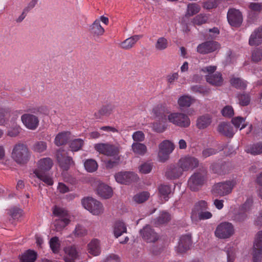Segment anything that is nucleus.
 I'll use <instances>...</instances> for the list:
<instances>
[{"label":"nucleus","instance_id":"nucleus-46","mask_svg":"<svg viewBox=\"0 0 262 262\" xmlns=\"http://www.w3.org/2000/svg\"><path fill=\"white\" fill-rule=\"evenodd\" d=\"M201 7L198 4L196 3H189L187 5L185 16L186 17L193 16L199 13Z\"/></svg>","mask_w":262,"mask_h":262},{"label":"nucleus","instance_id":"nucleus-18","mask_svg":"<svg viewBox=\"0 0 262 262\" xmlns=\"http://www.w3.org/2000/svg\"><path fill=\"white\" fill-rule=\"evenodd\" d=\"M143 239L147 243H155L159 239V235L149 225H146L140 230Z\"/></svg>","mask_w":262,"mask_h":262},{"label":"nucleus","instance_id":"nucleus-61","mask_svg":"<svg viewBox=\"0 0 262 262\" xmlns=\"http://www.w3.org/2000/svg\"><path fill=\"white\" fill-rule=\"evenodd\" d=\"M9 213L13 219H18L21 215L22 210L18 208H13L9 210Z\"/></svg>","mask_w":262,"mask_h":262},{"label":"nucleus","instance_id":"nucleus-33","mask_svg":"<svg viewBox=\"0 0 262 262\" xmlns=\"http://www.w3.org/2000/svg\"><path fill=\"white\" fill-rule=\"evenodd\" d=\"M114 106L111 104L103 105L97 112L95 113L97 119H100L102 116H109L113 112Z\"/></svg>","mask_w":262,"mask_h":262},{"label":"nucleus","instance_id":"nucleus-41","mask_svg":"<svg viewBox=\"0 0 262 262\" xmlns=\"http://www.w3.org/2000/svg\"><path fill=\"white\" fill-rule=\"evenodd\" d=\"M170 219V215L169 213L162 211L160 213L159 216L154 220V224L156 226L164 224L168 222Z\"/></svg>","mask_w":262,"mask_h":262},{"label":"nucleus","instance_id":"nucleus-34","mask_svg":"<svg viewBox=\"0 0 262 262\" xmlns=\"http://www.w3.org/2000/svg\"><path fill=\"white\" fill-rule=\"evenodd\" d=\"M70 135L69 132L59 133L55 138V144L58 146L66 144L70 139Z\"/></svg>","mask_w":262,"mask_h":262},{"label":"nucleus","instance_id":"nucleus-19","mask_svg":"<svg viewBox=\"0 0 262 262\" xmlns=\"http://www.w3.org/2000/svg\"><path fill=\"white\" fill-rule=\"evenodd\" d=\"M191 244V236L190 234L183 235L180 238L176 251L178 253H184L190 249Z\"/></svg>","mask_w":262,"mask_h":262},{"label":"nucleus","instance_id":"nucleus-31","mask_svg":"<svg viewBox=\"0 0 262 262\" xmlns=\"http://www.w3.org/2000/svg\"><path fill=\"white\" fill-rule=\"evenodd\" d=\"M206 79L208 83L215 86H221L223 82L222 75L219 72L212 75H207L206 76Z\"/></svg>","mask_w":262,"mask_h":262},{"label":"nucleus","instance_id":"nucleus-26","mask_svg":"<svg viewBox=\"0 0 262 262\" xmlns=\"http://www.w3.org/2000/svg\"><path fill=\"white\" fill-rule=\"evenodd\" d=\"M212 120V116L210 114H206L200 116L196 120V126L199 129H205L211 124Z\"/></svg>","mask_w":262,"mask_h":262},{"label":"nucleus","instance_id":"nucleus-52","mask_svg":"<svg viewBox=\"0 0 262 262\" xmlns=\"http://www.w3.org/2000/svg\"><path fill=\"white\" fill-rule=\"evenodd\" d=\"M212 216V213L209 211H203L199 212L197 214L196 218L195 219H191L192 221H198L201 220H208L211 218Z\"/></svg>","mask_w":262,"mask_h":262},{"label":"nucleus","instance_id":"nucleus-57","mask_svg":"<svg viewBox=\"0 0 262 262\" xmlns=\"http://www.w3.org/2000/svg\"><path fill=\"white\" fill-rule=\"evenodd\" d=\"M247 217V213L239 209V211L233 216V220L237 222H242L244 221Z\"/></svg>","mask_w":262,"mask_h":262},{"label":"nucleus","instance_id":"nucleus-47","mask_svg":"<svg viewBox=\"0 0 262 262\" xmlns=\"http://www.w3.org/2000/svg\"><path fill=\"white\" fill-rule=\"evenodd\" d=\"M251 60L254 62H258L262 60V47L256 48L251 52Z\"/></svg>","mask_w":262,"mask_h":262},{"label":"nucleus","instance_id":"nucleus-38","mask_svg":"<svg viewBox=\"0 0 262 262\" xmlns=\"http://www.w3.org/2000/svg\"><path fill=\"white\" fill-rule=\"evenodd\" d=\"M92 34L96 36H101L104 33V29L101 26L100 20L96 19L90 27Z\"/></svg>","mask_w":262,"mask_h":262},{"label":"nucleus","instance_id":"nucleus-2","mask_svg":"<svg viewBox=\"0 0 262 262\" xmlns=\"http://www.w3.org/2000/svg\"><path fill=\"white\" fill-rule=\"evenodd\" d=\"M12 158L18 164L27 163L30 158V152L27 146L23 143L15 144L12 151Z\"/></svg>","mask_w":262,"mask_h":262},{"label":"nucleus","instance_id":"nucleus-45","mask_svg":"<svg viewBox=\"0 0 262 262\" xmlns=\"http://www.w3.org/2000/svg\"><path fill=\"white\" fill-rule=\"evenodd\" d=\"M230 83L237 89L244 90L247 88L246 81L239 78H232L230 79Z\"/></svg>","mask_w":262,"mask_h":262},{"label":"nucleus","instance_id":"nucleus-10","mask_svg":"<svg viewBox=\"0 0 262 262\" xmlns=\"http://www.w3.org/2000/svg\"><path fill=\"white\" fill-rule=\"evenodd\" d=\"M234 229L233 225L229 222H223L220 224L215 231L216 237L220 238H227L234 233Z\"/></svg>","mask_w":262,"mask_h":262},{"label":"nucleus","instance_id":"nucleus-8","mask_svg":"<svg viewBox=\"0 0 262 262\" xmlns=\"http://www.w3.org/2000/svg\"><path fill=\"white\" fill-rule=\"evenodd\" d=\"M174 148L173 144L169 140L162 141L159 145V161L161 162L167 161L169 158V155L172 152Z\"/></svg>","mask_w":262,"mask_h":262},{"label":"nucleus","instance_id":"nucleus-43","mask_svg":"<svg viewBox=\"0 0 262 262\" xmlns=\"http://www.w3.org/2000/svg\"><path fill=\"white\" fill-rule=\"evenodd\" d=\"M168 46L169 42L164 37L158 38L155 44V49L157 51H163L166 49Z\"/></svg>","mask_w":262,"mask_h":262},{"label":"nucleus","instance_id":"nucleus-59","mask_svg":"<svg viewBox=\"0 0 262 262\" xmlns=\"http://www.w3.org/2000/svg\"><path fill=\"white\" fill-rule=\"evenodd\" d=\"M222 114L223 116L231 118L234 115V110L230 105L225 106L222 110Z\"/></svg>","mask_w":262,"mask_h":262},{"label":"nucleus","instance_id":"nucleus-60","mask_svg":"<svg viewBox=\"0 0 262 262\" xmlns=\"http://www.w3.org/2000/svg\"><path fill=\"white\" fill-rule=\"evenodd\" d=\"M253 204V200L251 198H248L246 200V201L245 202L244 204H243L239 208L241 209V210H243L246 213L249 212L252 207V205Z\"/></svg>","mask_w":262,"mask_h":262},{"label":"nucleus","instance_id":"nucleus-4","mask_svg":"<svg viewBox=\"0 0 262 262\" xmlns=\"http://www.w3.org/2000/svg\"><path fill=\"white\" fill-rule=\"evenodd\" d=\"M167 119L169 122L180 127H187L190 124L188 116L182 113H170Z\"/></svg>","mask_w":262,"mask_h":262},{"label":"nucleus","instance_id":"nucleus-25","mask_svg":"<svg viewBox=\"0 0 262 262\" xmlns=\"http://www.w3.org/2000/svg\"><path fill=\"white\" fill-rule=\"evenodd\" d=\"M182 173L183 170L180 166L171 165L167 168L165 176L168 179L174 180L179 178L182 176Z\"/></svg>","mask_w":262,"mask_h":262},{"label":"nucleus","instance_id":"nucleus-28","mask_svg":"<svg viewBox=\"0 0 262 262\" xmlns=\"http://www.w3.org/2000/svg\"><path fill=\"white\" fill-rule=\"evenodd\" d=\"M113 228V233L116 238H118L124 233L127 232V227L125 224L120 220L114 223Z\"/></svg>","mask_w":262,"mask_h":262},{"label":"nucleus","instance_id":"nucleus-20","mask_svg":"<svg viewBox=\"0 0 262 262\" xmlns=\"http://www.w3.org/2000/svg\"><path fill=\"white\" fill-rule=\"evenodd\" d=\"M262 43V26L255 29L249 38L250 46H257Z\"/></svg>","mask_w":262,"mask_h":262},{"label":"nucleus","instance_id":"nucleus-16","mask_svg":"<svg viewBox=\"0 0 262 262\" xmlns=\"http://www.w3.org/2000/svg\"><path fill=\"white\" fill-rule=\"evenodd\" d=\"M170 113V108L164 103L155 105L152 109L151 115L157 119L168 120L167 116Z\"/></svg>","mask_w":262,"mask_h":262},{"label":"nucleus","instance_id":"nucleus-17","mask_svg":"<svg viewBox=\"0 0 262 262\" xmlns=\"http://www.w3.org/2000/svg\"><path fill=\"white\" fill-rule=\"evenodd\" d=\"M21 120L24 125L29 129L35 130L39 125L38 117L31 114H25L21 117Z\"/></svg>","mask_w":262,"mask_h":262},{"label":"nucleus","instance_id":"nucleus-35","mask_svg":"<svg viewBox=\"0 0 262 262\" xmlns=\"http://www.w3.org/2000/svg\"><path fill=\"white\" fill-rule=\"evenodd\" d=\"M158 191L160 196L163 198L165 201H167L170 198L172 189L168 185L161 184L158 187Z\"/></svg>","mask_w":262,"mask_h":262},{"label":"nucleus","instance_id":"nucleus-51","mask_svg":"<svg viewBox=\"0 0 262 262\" xmlns=\"http://www.w3.org/2000/svg\"><path fill=\"white\" fill-rule=\"evenodd\" d=\"M83 145V141L81 139L73 140L70 143V148L73 151H77L81 149Z\"/></svg>","mask_w":262,"mask_h":262},{"label":"nucleus","instance_id":"nucleus-63","mask_svg":"<svg viewBox=\"0 0 262 262\" xmlns=\"http://www.w3.org/2000/svg\"><path fill=\"white\" fill-rule=\"evenodd\" d=\"M113 160H109L106 162V166L107 168H112L117 166L120 161V156L118 155L116 157H113Z\"/></svg>","mask_w":262,"mask_h":262},{"label":"nucleus","instance_id":"nucleus-64","mask_svg":"<svg viewBox=\"0 0 262 262\" xmlns=\"http://www.w3.org/2000/svg\"><path fill=\"white\" fill-rule=\"evenodd\" d=\"M152 169V165L150 163H144L139 167L140 171L144 174L149 173Z\"/></svg>","mask_w":262,"mask_h":262},{"label":"nucleus","instance_id":"nucleus-54","mask_svg":"<svg viewBox=\"0 0 262 262\" xmlns=\"http://www.w3.org/2000/svg\"><path fill=\"white\" fill-rule=\"evenodd\" d=\"M208 19V16L206 14H200L193 19L192 22L194 25H201L206 23Z\"/></svg>","mask_w":262,"mask_h":262},{"label":"nucleus","instance_id":"nucleus-36","mask_svg":"<svg viewBox=\"0 0 262 262\" xmlns=\"http://www.w3.org/2000/svg\"><path fill=\"white\" fill-rule=\"evenodd\" d=\"M89 252L94 256L98 255L100 253L99 241L97 239H93L88 245Z\"/></svg>","mask_w":262,"mask_h":262},{"label":"nucleus","instance_id":"nucleus-29","mask_svg":"<svg viewBox=\"0 0 262 262\" xmlns=\"http://www.w3.org/2000/svg\"><path fill=\"white\" fill-rule=\"evenodd\" d=\"M98 195L104 199H108L113 195V190L111 187L104 184H100L97 188Z\"/></svg>","mask_w":262,"mask_h":262},{"label":"nucleus","instance_id":"nucleus-1","mask_svg":"<svg viewBox=\"0 0 262 262\" xmlns=\"http://www.w3.org/2000/svg\"><path fill=\"white\" fill-rule=\"evenodd\" d=\"M53 213L57 217L53 222L54 230L60 231L70 223V215L67 210L57 206L54 207Z\"/></svg>","mask_w":262,"mask_h":262},{"label":"nucleus","instance_id":"nucleus-3","mask_svg":"<svg viewBox=\"0 0 262 262\" xmlns=\"http://www.w3.org/2000/svg\"><path fill=\"white\" fill-rule=\"evenodd\" d=\"M235 184L233 180L216 183L213 186L212 193L221 196L228 195L232 192Z\"/></svg>","mask_w":262,"mask_h":262},{"label":"nucleus","instance_id":"nucleus-15","mask_svg":"<svg viewBox=\"0 0 262 262\" xmlns=\"http://www.w3.org/2000/svg\"><path fill=\"white\" fill-rule=\"evenodd\" d=\"M116 181L120 184L127 185L138 179L137 174L131 171H120L115 175Z\"/></svg>","mask_w":262,"mask_h":262},{"label":"nucleus","instance_id":"nucleus-22","mask_svg":"<svg viewBox=\"0 0 262 262\" xmlns=\"http://www.w3.org/2000/svg\"><path fill=\"white\" fill-rule=\"evenodd\" d=\"M217 131L220 134L229 138H232L234 134V131L232 125L229 123L225 122H222L219 124Z\"/></svg>","mask_w":262,"mask_h":262},{"label":"nucleus","instance_id":"nucleus-7","mask_svg":"<svg viewBox=\"0 0 262 262\" xmlns=\"http://www.w3.org/2000/svg\"><path fill=\"white\" fill-rule=\"evenodd\" d=\"M94 148L100 154L109 157H116L120 152L117 146L110 143H98L95 145Z\"/></svg>","mask_w":262,"mask_h":262},{"label":"nucleus","instance_id":"nucleus-53","mask_svg":"<svg viewBox=\"0 0 262 262\" xmlns=\"http://www.w3.org/2000/svg\"><path fill=\"white\" fill-rule=\"evenodd\" d=\"M149 197V193L144 191L136 194L134 196V200L138 203H142L146 201Z\"/></svg>","mask_w":262,"mask_h":262},{"label":"nucleus","instance_id":"nucleus-21","mask_svg":"<svg viewBox=\"0 0 262 262\" xmlns=\"http://www.w3.org/2000/svg\"><path fill=\"white\" fill-rule=\"evenodd\" d=\"M64 259L66 262H75L78 256V252L75 246H67L64 249Z\"/></svg>","mask_w":262,"mask_h":262},{"label":"nucleus","instance_id":"nucleus-24","mask_svg":"<svg viewBox=\"0 0 262 262\" xmlns=\"http://www.w3.org/2000/svg\"><path fill=\"white\" fill-rule=\"evenodd\" d=\"M208 209V203L204 200H200L197 202L194 205L191 213V219H195L197 214L201 211Z\"/></svg>","mask_w":262,"mask_h":262},{"label":"nucleus","instance_id":"nucleus-55","mask_svg":"<svg viewBox=\"0 0 262 262\" xmlns=\"http://www.w3.org/2000/svg\"><path fill=\"white\" fill-rule=\"evenodd\" d=\"M47 147V143L45 142L38 141L34 144L33 150L37 152H42L46 150Z\"/></svg>","mask_w":262,"mask_h":262},{"label":"nucleus","instance_id":"nucleus-23","mask_svg":"<svg viewBox=\"0 0 262 262\" xmlns=\"http://www.w3.org/2000/svg\"><path fill=\"white\" fill-rule=\"evenodd\" d=\"M37 168L39 172H45L50 170L53 165V160L50 158H43L40 159L37 163Z\"/></svg>","mask_w":262,"mask_h":262},{"label":"nucleus","instance_id":"nucleus-27","mask_svg":"<svg viewBox=\"0 0 262 262\" xmlns=\"http://www.w3.org/2000/svg\"><path fill=\"white\" fill-rule=\"evenodd\" d=\"M142 37V35H135L131 36L119 44V47L124 50H129L133 48L136 43Z\"/></svg>","mask_w":262,"mask_h":262},{"label":"nucleus","instance_id":"nucleus-48","mask_svg":"<svg viewBox=\"0 0 262 262\" xmlns=\"http://www.w3.org/2000/svg\"><path fill=\"white\" fill-rule=\"evenodd\" d=\"M84 167L87 171L93 172L98 168V164L96 161L93 159H88L84 163Z\"/></svg>","mask_w":262,"mask_h":262},{"label":"nucleus","instance_id":"nucleus-30","mask_svg":"<svg viewBox=\"0 0 262 262\" xmlns=\"http://www.w3.org/2000/svg\"><path fill=\"white\" fill-rule=\"evenodd\" d=\"M228 164L224 162L214 163L211 165L212 171L220 175L225 174L228 171Z\"/></svg>","mask_w":262,"mask_h":262},{"label":"nucleus","instance_id":"nucleus-40","mask_svg":"<svg viewBox=\"0 0 262 262\" xmlns=\"http://www.w3.org/2000/svg\"><path fill=\"white\" fill-rule=\"evenodd\" d=\"M133 151L135 154L143 156L147 151V148L145 145L139 142H134L132 145Z\"/></svg>","mask_w":262,"mask_h":262},{"label":"nucleus","instance_id":"nucleus-62","mask_svg":"<svg viewBox=\"0 0 262 262\" xmlns=\"http://www.w3.org/2000/svg\"><path fill=\"white\" fill-rule=\"evenodd\" d=\"M132 138L134 141L139 142L144 141L145 135L142 131H137L134 133Z\"/></svg>","mask_w":262,"mask_h":262},{"label":"nucleus","instance_id":"nucleus-39","mask_svg":"<svg viewBox=\"0 0 262 262\" xmlns=\"http://www.w3.org/2000/svg\"><path fill=\"white\" fill-rule=\"evenodd\" d=\"M36 253L29 250L23 254L20 258V262H34L36 259Z\"/></svg>","mask_w":262,"mask_h":262},{"label":"nucleus","instance_id":"nucleus-37","mask_svg":"<svg viewBox=\"0 0 262 262\" xmlns=\"http://www.w3.org/2000/svg\"><path fill=\"white\" fill-rule=\"evenodd\" d=\"M33 173L37 178L47 185L52 186L53 184L52 178L49 174L46 173V172H41L38 170H34Z\"/></svg>","mask_w":262,"mask_h":262},{"label":"nucleus","instance_id":"nucleus-58","mask_svg":"<svg viewBox=\"0 0 262 262\" xmlns=\"http://www.w3.org/2000/svg\"><path fill=\"white\" fill-rule=\"evenodd\" d=\"M75 236L77 237H82L87 234L86 230L82 226L77 225L73 232Z\"/></svg>","mask_w":262,"mask_h":262},{"label":"nucleus","instance_id":"nucleus-50","mask_svg":"<svg viewBox=\"0 0 262 262\" xmlns=\"http://www.w3.org/2000/svg\"><path fill=\"white\" fill-rule=\"evenodd\" d=\"M192 101V99L190 96L184 95L180 97L178 100V104L180 107H189Z\"/></svg>","mask_w":262,"mask_h":262},{"label":"nucleus","instance_id":"nucleus-56","mask_svg":"<svg viewBox=\"0 0 262 262\" xmlns=\"http://www.w3.org/2000/svg\"><path fill=\"white\" fill-rule=\"evenodd\" d=\"M245 121V120L243 117H236L232 118L231 121L236 128H239L242 125L241 127V129H242L246 127V125L244 124Z\"/></svg>","mask_w":262,"mask_h":262},{"label":"nucleus","instance_id":"nucleus-44","mask_svg":"<svg viewBox=\"0 0 262 262\" xmlns=\"http://www.w3.org/2000/svg\"><path fill=\"white\" fill-rule=\"evenodd\" d=\"M237 98L239 104L242 106L248 105L251 101V96L249 94L245 92L237 94Z\"/></svg>","mask_w":262,"mask_h":262},{"label":"nucleus","instance_id":"nucleus-13","mask_svg":"<svg viewBox=\"0 0 262 262\" xmlns=\"http://www.w3.org/2000/svg\"><path fill=\"white\" fill-rule=\"evenodd\" d=\"M67 154V152L62 148H59L56 154L59 166L63 170H68L70 166L74 164L72 158L68 156Z\"/></svg>","mask_w":262,"mask_h":262},{"label":"nucleus","instance_id":"nucleus-14","mask_svg":"<svg viewBox=\"0 0 262 262\" xmlns=\"http://www.w3.org/2000/svg\"><path fill=\"white\" fill-rule=\"evenodd\" d=\"M262 254V230L257 232L253 244V262H260Z\"/></svg>","mask_w":262,"mask_h":262},{"label":"nucleus","instance_id":"nucleus-42","mask_svg":"<svg viewBox=\"0 0 262 262\" xmlns=\"http://www.w3.org/2000/svg\"><path fill=\"white\" fill-rule=\"evenodd\" d=\"M247 153H250L253 155H257L262 154V143L259 142L248 146L245 149Z\"/></svg>","mask_w":262,"mask_h":262},{"label":"nucleus","instance_id":"nucleus-6","mask_svg":"<svg viewBox=\"0 0 262 262\" xmlns=\"http://www.w3.org/2000/svg\"><path fill=\"white\" fill-rule=\"evenodd\" d=\"M205 171L194 173L188 181V185L192 191H198L203 185L206 179Z\"/></svg>","mask_w":262,"mask_h":262},{"label":"nucleus","instance_id":"nucleus-32","mask_svg":"<svg viewBox=\"0 0 262 262\" xmlns=\"http://www.w3.org/2000/svg\"><path fill=\"white\" fill-rule=\"evenodd\" d=\"M158 121L154 122L152 124L154 131L158 133L164 132L168 127V120L158 119Z\"/></svg>","mask_w":262,"mask_h":262},{"label":"nucleus","instance_id":"nucleus-11","mask_svg":"<svg viewBox=\"0 0 262 262\" xmlns=\"http://www.w3.org/2000/svg\"><path fill=\"white\" fill-rule=\"evenodd\" d=\"M220 44L214 40H208L199 44L196 48V52L201 54H207L219 50Z\"/></svg>","mask_w":262,"mask_h":262},{"label":"nucleus","instance_id":"nucleus-12","mask_svg":"<svg viewBox=\"0 0 262 262\" xmlns=\"http://www.w3.org/2000/svg\"><path fill=\"white\" fill-rule=\"evenodd\" d=\"M199 161L197 158L191 156H186L182 157L179 161V166L183 171L193 170L199 165Z\"/></svg>","mask_w":262,"mask_h":262},{"label":"nucleus","instance_id":"nucleus-5","mask_svg":"<svg viewBox=\"0 0 262 262\" xmlns=\"http://www.w3.org/2000/svg\"><path fill=\"white\" fill-rule=\"evenodd\" d=\"M82 206L93 215H98L103 212L102 204L92 198H87L82 200Z\"/></svg>","mask_w":262,"mask_h":262},{"label":"nucleus","instance_id":"nucleus-49","mask_svg":"<svg viewBox=\"0 0 262 262\" xmlns=\"http://www.w3.org/2000/svg\"><path fill=\"white\" fill-rule=\"evenodd\" d=\"M50 247L54 253H57L59 252L60 244L59 238L57 236L52 237L49 242Z\"/></svg>","mask_w":262,"mask_h":262},{"label":"nucleus","instance_id":"nucleus-9","mask_svg":"<svg viewBox=\"0 0 262 262\" xmlns=\"http://www.w3.org/2000/svg\"><path fill=\"white\" fill-rule=\"evenodd\" d=\"M227 20L232 27L238 28L243 22V16L242 12L235 8H229L227 14Z\"/></svg>","mask_w":262,"mask_h":262}]
</instances>
